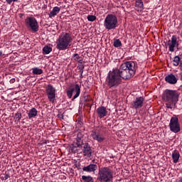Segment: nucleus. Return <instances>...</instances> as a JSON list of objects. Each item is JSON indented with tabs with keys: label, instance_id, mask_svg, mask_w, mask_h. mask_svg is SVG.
Here are the masks:
<instances>
[{
	"label": "nucleus",
	"instance_id": "79ce46f5",
	"mask_svg": "<svg viewBox=\"0 0 182 182\" xmlns=\"http://www.w3.org/2000/svg\"><path fill=\"white\" fill-rule=\"evenodd\" d=\"M0 56H2V50H0Z\"/></svg>",
	"mask_w": 182,
	"mask_h": 182
},
{
	"label": "nucleus",
	"instance_id": "c85d7f7f",
	"mask_svg": "<svg viewBox=\"0 0 182 182\" xmlns=\"http://www.w3.org/2000/svg\"><path fill=\"white\" fill-rule=\"evenodd\" d=\"M78 147H80V146H77V145H76L75 144H73V146L70 147V150L72 153H76V151H77Z\"/></svg>",
	"mask_w": 182,
	"mask_h": 182
},
{
	"label": "nucleus",
	"instance_id": "f3484780",
	"mask_svg": "<svg viewBox=\"0 0 182 182\" xmlns=\"http://www.w3.org/2000/svg\"><path fill=\"white\" fill-rule=\"evenodd\" d=\"M84 136H85V134H83V133H82V132L77 133L76 140H75V141H74V144H75L77 146V147H80V146H83V144H85V143H83Z\"/></svg>",
	"mask_w": 182,
	"mask_h": 182
},
{
	"label": "nucleus",
	"instance_id": "f8f14e48",
	"mask_svg": "<svg viewBox=\"0 0 182 182\" xmlns=\"http://www.w3.org/2000/svg\"><path fill=\"white\" fill-rule=\"evenodd\" d=\"M122 65L130 71L131 73L134 74V75H136V70H137V65L136 63L134 61H127Z\"/></svg>",
	"mask_w": 182,
	"mask_h": 182
},
{
	"label": "nucleus",
	"instance_id": "20e7f679",
	"mask_svg": "<svg viewBox=\"0 0 182 182\" xmlns=\"http://www.w3.org/2000/svg\"><path fill=\"white\" fill-rule=\"evenodd\" d=\"M113 180V172L109 167H102L99 169L98 181L100 182H110Z\"/></svg>",
	"mask_w": 182,
	"mask_h": 182
},
{
	"label": "nucleus",
	"instance_id": "4c0bfd02",
	"mask_svg": "<svg viewBox=\"0 0 182 182\" xmlns=\"http://www.w3.org/2000/svg\"><path fill=\"white\" fill-rule=\"evenodd\" d=\"M14 82H15V78L10 80V83H14Z\"/></svg>",
	"mask_w": 182,
	"mask_h": 182
},
{
	"label": "nucleus",
	"instance_id": "e433bc0d",
	"mask_svg": "<svg viewBox=\"0 0 182 182\" xmlns=\"http://www.w3.org/2000/svg\"><path fill=\"white\" fill-rule=\"evenodd\" d=\"M6 2H7L9 5H11V4H12V0H6Z\"/></svg>",
	"mask_w": 182,
	"mask_h": 182
},
{
	"label": "nucleus",
	"instance_id": "1a4fd4ad",
	"mask_svg": "<svg viewBox=\"0 0 182 182\" xmlns=\"http://www.w3.org/2000/svg\"><path fill=\"white\" fill-rule=\"evenodd\" d=\"M91 137H92L93 140L98 141V143H103V141L106 140V135L103 134V132H102V127L95 131H92Z\"/></svg>",
	"mask_w": 182,
	"mask_h": 182
},
{
	"label": "nucleus",
	"instance_id": "f704fd0d",
	"mask_svg": "<svg viewBox=\"0 0 182 182\" xmlns=\"http://www.w3.org/2000/svg\"><path fill=\"white\" fill-rule=\"evenodd\" d=\"M85 102H89L90 100V98H89V95L84 97Z\"/></svg>",
	"mask_w": 182,
	"mask_h": 182
},
{
	"label": "nucleus",
	"instance_id": "c756f323",
	"mask_svg": "<svg viewBox=\"0 0 182 182\" xmlns=\"http://www.w3.org/2000/svg\"><path fill=\"white\" fill-rule=\"evenodd\" d=\"M87 19L90 22H94V21H96V16L89 15V16H87Z\"/></svg>",
	"mask_w": 182,
	"mask_h": 182
},
{
	"label": "nucleus",
	"instance_id": "37998d69",
	"mask_svg": "<svg viewBox=\"0 0 182 182\" xmlns=\"http://www.w3.org/2000/svg\"><path fill=\"white\" fill-rule=\"evenodd\" d=\"M179 182H182V178H179Z\"/></svg>",
	"mask_w": 182,
	"mask_h": 182
},
{
	"label": "nucleus",
	"instance_id": "39448f33",
	"mask_svg": "<svg viewBox=\"0 0 182 182\" xmlns=\"http://www.w3.org/2000/svg\"><path fill=\"white\" fill-rule=\"evenodd\" d=\"M119 21H117V16L114 14H108L104 21V26L105 29L112 31V29H116Z\"/></svg>",
	"mask_w": 182,
	"mask_h": 182
},
{
	"label": "nucleus",
	"instance_id": "b1692460",
	"mask_svg": "<svg viewBox=\"0 0 182 182\" xmlns=\"http://www.w3.org/2000/svg\"><path fill=\"white\" fill-rule=\"evenodd\" d=\"M82 180L84 181V182H94L93 181V178L90 176H82Z\"/></svg>",
	"mask_w": 182,
	"mask_h": 182
},
{
	"label": "nucleus",
	"instance_id": "aec40b11",
	"mask_svg": "<svg viewBox=\"0 0 182 182\" xmlns=\"http://www.w3.org/2000/svg\"><path fill=\"white\" fill-rule=\"evenodd\" d=\"M28 119L36 117V116H38V110H36V108L35 107L31 108L28 113Z\"/></svg>",
	"mask_w": 182,
	"mask_h": 182
},
{
	"label": "nucleus",
	"instance_id": "393cba45",
	"mask_svg": "<svg viewBox=\"0 0 182 182\" xmlns=\"http://www.w3.org/2000/svg\"><path fill=\"white\" fill-rule=\"evenodd\" d=\"M136 8H139V9H143V6H144V4H143V1L141 0H137L135 4Z\"/></svg>",
	"mask_w": 182,
	"mask_h": 182
},
{
	"label": "nucleus",
	"instance_id": "72a5a7b5",
	"mask_svg": "<svg viewBox=\"0 0 182 182\" xmlns=\"http://www.w3.org/2000/svg\"><path fill=\"white\" fill-rule=\"evenodd\" d=\"M77 62H78V63H80L81 65H83V63H85V62H83V58H81Z\"/></svg>",
	"mask_w": 182,
	"mask_h": 182
},
{
	"label": "nucleus",
	"instance_id": "7c9ffc66",
	"mask_svg": "<svg viewBox=\"0 0 182 182\" xmlns=\"http://www.w3.org/2000/svg\"><path fill=\"white\" fill-rule=\"evenodd\" d=\"M78 68H79V72H80V73H83V72H84V70H85V65H83V64H80L79 66H78Z\"/></svg>",
	"mask_w": 182,
	"mask_h": 182
},
{
	"label": "nucleus",
	"instance_id": "6ab92c4d",
	"mask_svg": "<svg viewBox=\"0 0 182 182\" xmlns=\"http://www.w3.org/2000/svg\"><path fill=\"white\" fill-rule=\"evenodd\" d=\"M60 12V8L58 6L53 7V10L48 14L49 18L56 16Z\"/></svg>",
	"mask_w": 182,
	"mask_h": 182
},
{
	"label": "nucleus",
	"instance_id": "2f4dec72",
	"mask_svg": "<svg viewBox=\"0 0 182 182\" xmlns=\"http://www.w3.org/2000/svg\"><path fill=\"white\" fill-rule=\"evenodd\" d=\"M73 58H75L74 60H75L76 62H77V60H79L80 59H82V57H80V56L79 55V54H77V53H75V54L73 55Z\"/></svg>",
	"mask_w": 182,
	"mask_h": 182
},
{
	"label": "nucleus",
	"instance_id": "9d476101",
	"mask_svg": "<svg viewBox=\"0 0 182 182\" xmlns=\"http://www.w3.org/2000/svg\"><path fill=\"white\" fill-rule=\"evenodd\" d=\"M46 92L49 101L53 103L56 99V89L53 87V85H48L46 87Z\"/></svg>",
	"mask_w": 182,
	"mask_h": 182
},
{
	"label": "nucleus",
	"instance_id": "a19ab883",
	"mask_svg": "<svg viewBox=\"0 0 182 182\" xmlns=\"http://www.w3.org/2000/svg\"><path fill=\"white\" fill-rule=\"evenodd\" d=\"M11 2H18V0H11Z\"/></svg>",
	"mask_w": 182,
	"mask_h": 182
},
{
	"label": "nucleus",
	"instance_id": "a878e982",
	"mask_svg": "<svg viewBox=\"0 0 182 182\" xmlns=\"http://www.w3.org/2000/svg\"><path fill=\"white\" fill-rule=\"evenodd\" d=\"M181 60V58L178 55L175 56L173 58V65L174 66H178L180 65V61Z\"/></svg>",
	"mask_w": 182,
	"mask_h": 182
},
{
	"label": "nucleus",
	"instance_id": "ddd939ff",
	"mask_svg": "<svg viewBox=\"0 0 182 182\" xmlns=\"http://www.w3.org/2000/svg\"><path fill=\"white\" fill-rule=\"evenodd\" d=\"M144 102V98L143 97H136L135 100L131 103V106L133 109H140L143 107V103Z\"/></svg>",
	"mask_w": 182,
	"mask_h": 182
},
{
	"label": "nucleus",
	"instance_id": "4be33fe9",
	"mask_svg": "<svg viewBox=\"0 0 182 182\" xmlns=\"http://www.w3.org/2000/svg\"><path fill=\"white\" fill-rule=\"evenodd\" d=\"M52 50V48L49 46H46L43 48V53L44 55H49V53H50V51Z\"/></svg>",
	"mask_w": 182,
	"mask_h": 182
},
{
	"label": "nucleus",
	"instance_id": "cd10ccee",
	"mask_svg": "<svg viewBox=\"0 0 182 182\" xmlns=\"http://www.w3.org/2000/svg\"><path fill=\"white\" fill-rule=\"evenodd\" d=\"M122 46V41L119 39H114V48H120Z\"/></svg>",
	"mask_w": 182,
	"mask_h": 182
},
{
	"label": "nucleus",
	"instance_id": "6e6552de",
	"mask_svg": "<svg viewBox=\"0 0 182 182\" xmlns=\"http://www.w3.org/2000/svg\"><path fill=\"white\" fill-rule=\"evenodd\" d=\"M73 92H75V95L73 96ZM80 95V86L79 84H76L75 86L72 85L68 90H67V96L69 99H72L75 100V99H77Z\"/></svg>",
	"mask_w": 182,
	"mask_h": 182
},
{
	"label": "nucleus",
	"instance_id": "dca6fc26",
	"mask_svg": "<svg viewBox=\"0 0 182 182\" xmlns=\"http://www.w3.org/2000/svg\"><path fill=\"white\" fill-rule=\"evenodd\" d=\"M97 114L99 118L103 119L107 116V109L104 106L100 107L97 109Z\"/></svg>",
	"mask_w": 182,
	"mask_h": 182
},
{
	"label": "nucleus",
	"instance_id": "bb28decb",
	"mask_svg": "<svg viewBox=\"0 0 182 182\" xmlns=\"http://www.w3.org/2000/svg\"><path fill=\"white\" fill-rule=\"evenodd\" d=\"M21 119H22V114L21 112L16 113L14 116L15 122H20Z\"/></svg>",
	"mask_w": 182,
	"mask_h": 182
},
{
	"label": "nucleus",
	"instance_id": "f257e3e1",
	"mask_svg": "<svg viewBox=\"0 0 182 182\" xmlns=\"http://www.w3.org/2000/svg\"><path fill=\"white\" fill-rule=\"evenodd\" d=\"M134 75L129 71L126 67L121 65L119 68H114L107 75L106 82L108 87L112 89L122 85V79L127 80L132 79Z\"/></svg>",
	"mask_w": 182,
	"mask_h": 182
},
{
	"label": "nucleus",
	"instance_id": "423d86ee",
	"mask_svg": "<svg viewBox=\"0 0 182 182\" xmlns=\"http://www.w3.org/2000/svg\"><path fill=\"white\" fill-rule=\"evenodd\" d=\"M25 25L28 29H31L33 32L39 31V25L38 21L34 17H26L25 19Z\"/></svg>",
	"mask_w": 182,
	"mask_h": 182
},
{
	"label": "nucleus",
	"instance_id": "5701e85b",
	"mask_svg": "<svg viewBox=\"0 0 182 182\" xmlns=\"http://www.w3.org/2000/svg\"><path fill=\"white\" fill-rule=\"evenodd\" d=\"M33 75H42L43 73V70L38 68H32Z\"/></svg>",
	"mask_w": 182,
	"mask_h": 182
},
{
	"label": "nucleus",
	"instance_id": "473e14b6",
	"mask_svg": "<svg viewBox=\"0 0 182 182\" xmlns=\"http://www.w3.org/2000/svg\"><path fill=\"white\" fill-rule=\"evenodd\" d=\"M57 117H58V119H63V114L59 113V114L57 115Z\"/></svg>",
	"mask_w": 182,
	"mask_h": 182
},
{
	"label": "nucleus",
	"instance_id": "4468645a",
	"mask_svg": "<svg viewBox=\"0 0 182 182\" xmlns=\"http://www.w3.org/2000/svg\"><path fill=\"white\" fill-rule=\"evenodd\" d=\"M168 46H169V51L174 52V48L178 47V43L177 42V37L176 36H173L171 38V41L169 40L167 43Z\"/></svg>",
	"mask_w": 182,
	"mask_h": 182
},
{
	"label": "nucleus",
	"instance_id": "ea45409f",
	"mask_svg": "<svg viewBox=\"0 0 182 182\" xmlns=\"http://www.w3.org/2000/svg\"><path fill=\"white\" fill-rule=\"evenodd\" d=\"M80 73V77H83V73Z\"/></svg>",
	"mask_w": 182,
	"mask_h": 182
},
{
	"label": "nucleus",
	"instance_id": "f03ea898",
	"mask_svg": "<svg viewBox=\"0 0 182 182\" xmlns=\"http://www.w3.org/2000/svg\"><path fill=\"white\" fill-rule=\"evenodd\" d=\"M178 92L173 90H166L162 95V99L166 102L167 109H173L176 103L178 102Z\"/></svg>",
	"mask_w": 182,
	"mask_h": 182
},
{
	"label": "nucleus",
	"instance_id": "0eeeda50",
	"mask_svg": "<svg viewBox=\"0 0 182 182\" xmlns=\"http://www.w3.org/2000/svg\"><path fill=\"white\" fill-rule=\"evenodd\" d=\"M169 129L173 133H178L181 128H180V122H178V117L173 115L170 120Z\"/></svg>",
	"mask_w": 182,
	"mask_h": 182
},
{
	"label": "nucleus",
	"instance_id": "c03bdc74",
	"mask_svg": "<svg viewBox=\"0 0 182 182\" xmlns=\"http://www.w3.org/2000/svg\"><path fill=\"white\" fill-rule=\"evenodd\" d=\"M0 33H1V29H0Z\"/></svg>",
	"mask_w": 182,
	"mask_h": 182
},
{
	"label": "nucleus",
	"instance_id": "a211bd4d",
	"mask_svg": "<svg viewBox=\"0 0 182 182\" xmlns=\"http://www.w3.org/2000/svg\"><path fill=\"white\" fill-rule=\"evenodd\" d=\"M82 170L83 171H86L87 173H92L97 170V165L91 164L87 166H84L82 168Z\"/></svg>",
	"mask_w": 182,
	"mask_h": 182
},
{
	"label": "nucleus",
	"instance_id": "58836bf2",
	"mask_svg": "<svg viewBox=\"0 0 182 182\" xmlns=\"http://www.w3.org/2000/svg\"><path fill=\"white\" fill-rule=\"evenodd\" d=\"M180 68H181V70H182V61L180 63Z\"/></svg>",
	"mask_w": 182,
	"mask_h": 182
},
{
	"label": "nucleus",
	"instance_id": "c9c22d12",
	"mask_svg": "<svg viewBox=\"0 0 182 182\" xmlns=\"http://www.w3.org/2000/svg\"><path fill=\"white\" fill-rule=\"evenodd\" d=\"M9 178V176L6 174L4 176V180H8Z\"/></svg>",
	"mask_w": 182,
	"mask_h": 182
},
{
	"label": "nucleus",
	"instance_id": "9b49d317",
	"mask_svg": "<svg viewBox=\"0 0 182 182\" xmlns=\"http://www.w3.org/2000/svg\"><path fill=\"white\" fill-rule=\"evenodd\" d=\"M80 147L84 157L90 159L92 157V146H90V144H89L87 142H85L84 144L81 145Z\"/></svg>",
	"mask_w": 182,
	"mask_h": 182
},
{
	"label": "nucleus",
	"instance_id": "412c9836",
	"mask_svg": "<svg viewBox=\"0 0 182 182\" xmlns=\"http://www.w3.org/2000/svg\"><path fill=\"white\" fill-rule=\"evenodd\" d=\"M172 159L173 163H178L180 159V153L178 151H174V152L172 153Z\"/></svg>",
	"mask_w": 182,
	"mask_h": 182
},
{
	"label": "nucleus",
	"instance_id": "2eb2a0df",
	"mask_svg": "<svg viewBox=\"0 0 182 182\" xmlns=\"http://www.w3.org/2000/svg\"><path fill=\"white\" fill-rule=\"evenodd\" d=\"M177 77L173 74H168L165 77V82L166 83H169V85H176L177 83Z\"/></svg>",
	"mask_w": 182,
	"mask_h": 182
},
{
	"label": "nucleus",
	"instance_id": "7ed1b4c3",
	"mask_svg": "<svg viewBox=\"0 0 182 182\" xmlns=\"http://www.w3.org/2000/svg\"><path fill=\"white\" fill-rule=\"evenodd\" d=\"M72 34L70 33H62L56 41V48L58 50H66L72 46Z\"/></svg>",
	"mask_w": 182,
	"mask_h": 182
}]
</instances>
